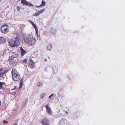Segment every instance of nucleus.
Here are the masks:
<instances>
[{
    "mask_svg": "<svg viewBox=\"0 0 125 125\" xmlns=\"http://www.w3.org/2000/svg\"><path fill=\"white\" fill-rule=\"evenodd\" d=\"M23 83V81L22 79H21L20 83V86L19 87V89H20L21 88L22 85Z\"/></svg>",
    "mask_w": 125,
    "mask_h": 125,
    "instance_id": "obj_17",
    "label": "nucleus"
},
{
    "mask_svg": "<svg viewBox=\"0 0 125 125\" xmlns=\"http://www.w3.org/2000/svg\"><path fill=\"white\" fill-rule=\"evenodd\" d=\"M4 123H5V121H4Z\"/></svg>",
    "mask_w": 125,
    "mask_h": 125,
    "instance_id": "obj_36",
    "label": "nucleus"
},
{
    "mask_svg": "<svg viewBox=\"0 0 125 125\" xmlns=\"http://www.w3.org/2000/svg\"><path fill=\"white\" fill-rule=\"evenodd\" d=\"M52 48V44H50L48 45L47 48L48 50H51V49Z\"/></svg>",
    "mask_w": 125,
    "mask_h": 125,
    "instance_id": "obj_18",
    "label": "nucleus"
},
{
    "mask_svg": "<svg viewBox=\"0 0 125 125\" xmlns=\"http://www.w3.org/2000/svg\"><path fill=\"white\" fill-rule=\"evenodd\" d=\"M45 61H46V59H45Z\"/></svg>",
    "mask_w": 125,
    "mask_h": 125,
    "instance_id": "obj_35",
    "label": "nucleus"
},
{
    "mask_svg": "<svg viewBox=\"0 0 125 125\" xmlns=\"http://www.w3.org/2000/svg\"><path fill=\"white\" fill-rule=\"evenodd\" d=\"M32 26L34 27L35 29L37 28V26L35 24H34V25H33Z\"/></svg>",
    "mask_w": 125,
    "mask_h": 125,
    "instance_id": "obj_29",
    "label": "nucleus"
},
{
    "mask_svg": "<svg viewBox=\"0 0 125 125\" xmlns=\"http://www.w3.org/2000/svg\"><path fill=\"white\" fill-rule=\"evenodd\" d=\"M8 70H6L3 68L0 69V76L2 77L8 71Z\"/></svg>",
    "mask_w": 125,
    "mask_h": 125,
    "instance_id": "obj_10",
    "label": "nucleus"
},
{
    "mask_svg": "<svg viewBox=\"0 0 125 125\" xmlns=\"http://www.w3.org/2000/svg\"><path fill=\"white\" fill-rule=\"evenodd\" d=\"M11 74L12 79L14 81H18L21 78L20 74L18 73L17 70L15 68L12 69L11 71Z\"/></svg>",
    "mask_w": 125,
    "mask_h": 125,
    "instance_id": "obj_2",
    "label": "nucleus"
},
{
    "mask_svg": "<svg viewBox=\"0 0 125 125\" xmlns=\"http://www.w3.org/2000/svg\"><path fill=\"white\" fill-rule=\"evenodd\" d=\"M53 95V94H52L49 97V99H50V98Z\"/></svg>",
    "mask_w": 125,
    "mask_h": 125,
    "instance_id": "obj_30",
    "label": "nucleus"
},
{
    "mask_svg": "<svg viewBox=\"0 0 125 125\" xmlns=\"http://www.w3.org/2000/svg\"><path fill=\"white\" fill-rule=\"evenodd\" d=\"M13 125H17V124L16 123H15L13 124Z\"/></svg>",
    "mask_w": 125,
    "mask_h": 125,
    "instance_id": "obj_31",
    "label": "nucleus"
},
{
    "mask_svg": "<svg viewBox=\"0 0 125 125\" xmlns=\"http://www.w3.org/2000/svg\"><path fill=\"white\" fill-rule=\"evenodd\" d=\"M46 94L45 93H43L40 96V97L42 99L43 97L45 96Z\"/></svg>",
    "mask_w": 125,
    "mask_h": 125,
    "instance_id": "obj_19",
    "label": "nucleus"
},
{
    "mask_svg": "<svg viewBox=\"0 0 125 125\" xmlns=\"http://www.w3.org/2000/svg\"><path fill=\"white\" fill-rule=\"evenodd\" d=\"M5 84L4 82H0V89H1V88H2V85L4 84Z\"/></svg>",
    "mask_w": 125,
    "mask_h": 125,
    "instance_id": "obj_21",
    "label": "nucleus"
},
{
    "mask_svg": "<svg viewBox=\"0 0 125 125\" xmlns=\"http://www.w3.org/2000/svg\"><path fill=\"white\" fill-rule=\"evenodd\" d=\"M50 31L52 33H55L56 32V31L52 28H51L50 29Z\"/></svg>",
    "mask_w": 125,
    "mask_h": 125,
    "instance_id": "obj_20",
    "label": "nucleus"
},
{
    "mask_svg": "<svg viewBox=\"0 0 125 125\" xmlns=\"http://www.w3.org/2000/svg\"><path fill=\"white\" fill-rule=\"evenodd\" d=\"M45 1H44L43 0H42L41 2V4L39 6H37L36 7L37 8H38L42 6H45Z\"/></svg>",
    "mask_w": 125,
    "mask_h": 125,
    "instance_id": "obj_16",
    "label": "nucleus"
},
{
    "mask_svg": "<svg viewBox=\"0 0 125 125\" xmlns=\"http://www.w3.org/2000/svg\"><path fill=\"white\" fill-rule=\"evenodd\" d=\"M77 115V113H75V115Z\"/></svg>",
    "mask_w": 125,
    "mask_h": 125,
    "instance_id": "obj_34",
    "label": "nucleus"
},
{
    "mask_svg": "<svg viewBox=\"0 0 125 125\" xmlns=\"http://www.w3.org/2000/svg\"><path fill=\"white\" fill-rule=\"evenodd\" d=\"M16 88H17V86H15L14 87V88H13L11 89V90H15L16 89Z\"/></svg>",
    "mask_w": 125,
    "mask_h": 125,
    "instance_id": "obj_27",
    "label": "nucleus"
},
{
    "mask_svg": "<svg viewBox=\"0 0 125 125\" xmlns=\"http://www.w3.org/2000/svg\"><path fill=\"white\" fill-rule=\"evenodd\" d=\"M35 30L36 34H37L38 33V30L37 28L35 29Z\"/></svg>",
    "mask_w": 125,
    "mask_h": 125,
    "instance_id": "obj_24",
    "label": "nucleus"
},
{
    "mask_svg": "<svg viewBox=\"0 0 125 125\" xmlns=\"http://www.w3.org/2000/svg\"><path fill=\"white\" fill-rule=\"evenodd\" d=\"M9 27L7 24L2 25H1V30L2 32L6 34L7 33L9 30Z\"/></svg>",
    "mask_w": 125,
    "mask_h": 125,
    "instance_id": "obj_4",
    "label": "nucleus"
},
{
    "mask_svg": "<svg viewBox=\"0 0 125 125\" xmlns=\"http://www.w3.org/2000/svg\"><path fill=\"white\" fill-rule=\"evenodd\" d=\"M20 7L19 6H17V10L19 11L20 10Z\"/></svg>",
    "mask_w": 125,
    "mask_h": 125,
    "instance_id": "obj_26",
    "label": "nucleus"
},
{
    "mask_svg": "<svg viewBox=\"0 0 125 125\" xmlns=\"http://www.w3.org/2000/svg\"><path fill=\"white\" fill-rule=\"evenodd\" d=\"M1 105V102L0 101V106Z\"/></svg>",
    "mask_w": 125,
    "mask_h": 125,
    "instance_id": "obj_33",
    "label": "nucleus"
},
{
    "mask_svg": "<svg viewBox=\"0 0 125 125\" xmlns=\"http://www.w3.org/2000/svg\"><path fill=\"white\" fill-rule=\"evenodd\" d=\"M60 110H62V107H59L57 108V112L62 115H65L68 114V111H69V109L68 108H66L64 110H63L62 112H61Z\"/></svg>",
    "mask_w": 125,
    "mask_h": 125,
    "instance_id": "obj_5",
    "label": "nucleus"
},
{
    "mask_svg": "<svg viewBox=\"0 0 125 125\" xmlns=\"http://www.w3.org/2000/svg\"><path fill=\"white\" fill-rule=\"evenodd\" d=\"M6 41V39L3 37H0V42L1 43L5 42Z\"/></svg>",
    "mask_w": 125,
    "mask_h": 125,
    "instance_id": "obj_15",
    "label": "nucleus"
},
{
    "mask_svg": "<svg viewBox=\"0 0 125 125\" xmlns=\"http://www.w3.org/2000/svg\"><path fill=\"white\" fill-rule=\"evenodd\" d=\"M42 84L40 82L38 83H37V85L38 87L40 86L41 85H42Z\"/></svg>",
    "mask_w": 125,
    "mask_h": 125,
    "instance_id": "obj_22",
    "label": "nucleus"
},
{
    "mask_svg": "<svg viewBox=\"0 0 125 125\" xmlns=\"http://www.w3.org/2000/svg\"><path fill=\"white\" fill-rule=\"evenodd\" d=\"M59 97H61V98H62V97H64V96L62 94H59Z\"/></svg>",
    "mask_w": 125,
    "mask_h": 125,
    "instance_id": "obj_28",
    "label": "nucleus"
},
{
    "mask_svg": "<svg viewBox=\"0 0 125 125\" xmlns=\"http://www.w3.org/2000/svg\"><path fill=\"white\" fill-rule=\"evenodd\" d=\"M45 107L46 108L47 111L49 115H52V111L51 109L49 107L48 104L46 105H45Z\"/></svg>",
    "mask_w": 125,
    "mask_h": 125,
    "instance_id": "obj_13",
    "label": "nucleus"
},
{
    "mask_svg": "<svg viewBox=\"0 0 125 125\" xmlns=\"http://www.w3.org/2000/svg\"><path fill=\"white\" fill-rule=\"evenodd\" d=\"M17 57V55L16 53L14 55H12L8 59V61H9L10 63L11 64H13L14 63V61L13 60V59Z\"/></svg>",
    "mask_w": 125,
    "mask_h": 125,
    "instance_id": "obj_7",
    "label": "nucleus"
},
{
    "mask_svg": "<svg viewBox=\"0 0 125 125\" xmlns=\"http://www.w3.org/2000/svg\"><path fill=\"white\" fill-rule=\"evenodd\" d=\"M68 122L65 118H62L60 121L58 125H68Z\"/></svg>",
    "mask_w": 125,
    "mask_h": 125,
    "instance_id": "obj_6",
    "label": "nucleus"
},
{
    "mask_svg": "<svg viewBox=\"0 0 125 125\" xmlns=\"http://www.w3.org/2000/svg\"><path fill=\"white\" fill-rule=\"evenodd\" d=\"M20 50L21 52V55L22 56H23L26 53V52L23 49L22 47L20 48Z\"/></svg>",
    "mask_w": 125,
    "mask_h": 125,
    "instance_id": "obj_14",
    "label": "nucleus"
},
{
    "mask_svg": "<svg viewBox=\"0 0 125 125\" xmlns=\"http://www.w3.org/2000/svg\"><path fill=\"white\" fill-rule=\"evenodd\" d=\"M55 68V66H53V70H54V68Z\"/></svg>",
    "mask_w": 125,
    "mask_h": 125,
    "instance_id": "obj_32",
    "label": "nucleus"
},
{
    "mask_svg": "<svg viewBox=\"0 0 125 125\" xmlns=\"http://www.w3.org/2000/svg\"><path fill=\"white\" fill-rule=\"evenodd\" d=\"M20 39L18 36L12 38L9 42V46L11 47L18 46L20 43Z\"/></svg>",
    "mask_w": 125,
    "mask_h": 125,
    "instance_id": "obj_1",
    "label": "nucleus"
},
{
    "mask_svg": "<svg viewBox=\"0 0 125 125\" xmlns=\"http://www.w3.org/2000/svg\"><path fill=\"white\" fill-rule=\"evenodd\" d=\"M45 10V9H43L39 11H38L37 12H36L35 13L34 16H37L39 15L40 14L42 13Z\"/></svg>",
    "mask_w": 125,
    "mask_h": 125,
    "instance_id": "obj_12",
    "label": "nucleus"
},
{
    "mask_svg": "<svg viewBox=\"0 0 125 125\" xmlns=\"http://www.w3.org/2000/svg\"><path fill=\"white\" fill-rule=\"evenodd\" d=\"M26 42L30 46L33 45L36 42V40L32 37L29 36L25 40Z\"/></svg>",
    "mask_w": 125,
    "mask_h": 125,
    "instance_id": "obj_3",
    "label": "nucleus"
},
{
    "mask_svg": "<svg viewBox=\"0 0 125 125\" xmlns=\"http://www.w3.org/2000/svg\"><path fill=\"white\" fill-rule=\"evenodd\" d=\"M35 62H34L32 60L30 59L29 60V64L30 67L31 68H34Z\"/></svg>",
    "mask_w": 125,
    "mask_h": 125,
    "instance_id": "obj_11",
    "label": "nucleus"
},
{
    "mask_svg": "<svg viewBox=\"0 0 125 125\" xmlns=\"http://www.w3.org/2000/svg\"><path fill=\"white\" fill-rule=\"evenodd\" d=\"M27 59H25L23 60V62L24 63H26L27 61Z\"/></svg>",
    "mask_w": 125,
    "mask_h": 125,
    "instance_id": "obj_23",
    "label": "nucleus"
},
{
    "mask_svg": "<svg viewBox=\"0 0 125 125\" xmlns=\"http://www.w3.org/2000/svg\"><path fill=\"white\" fill-rule=\"evenodd\" d=\"M41 122L43 125H48V124L49 125V121L46 118H44L41 121Z\"/></svg>",
    "mask_w": 125,
    "mask_h": 125,
    "instance_id": "obj_9",
    "label": "nucleus"
},
{
    "mask_svg": "<svg viewBox=\"0 0 125 125\" xmlns=\"http://www.w3.org/2000/svg\"><path fill=\"white\" fill-rule=\"evenodd\" d=\"M29 21L30 22V23L32 25H34L35 24L34 22L32 21L31 20H29Z\"/></svg>",
    "mask_w": 125,
    "mask_h": 125,
    "instance_id": "obj_25",
    "label": "nucleus"
},
{
    "mask_svg": "<svg viewBox=\"0 0 125 125\" xmlns=\"http://www.w3.org/2000/svg\"><path fill=\"white\" fill-rule=\"evenodd\" d=\"M21 2L23 4L29 6H33L32 4L28 2L26 0H21Z\"/></svg>",
    "mask_w": 125,
    "mask_h": 125,
    "instance_id": "obj_8",
    "label": "nucleus"
}]
</instances>
